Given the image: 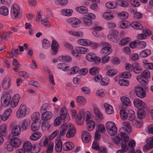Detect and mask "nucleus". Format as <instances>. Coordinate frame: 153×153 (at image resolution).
<instances>
[{
    "mask_svg": "<svg viewBox=\"0 0 153 153\" xmlns=\"http://www.w3.org/2000/svg\"><path fill=\"white\" fill-rule=\"evenodd\" d=\"M68 126L69 127L66 136L67 138H70L74 136L76 133V130L75 127L71 123H69Z\"/></svg>",
    "mask_w": 153,
    "mask_h": 153,
    "instance_id": "nucleus-13",
    "label": "nucleus"
},
{
    "mask_svg": "<svg viewBox=\"0 0 153 153\" xmlns=\"http://www.w3.org/2000/svg\"><path fill=\"white\" fill-rule=\"evenodd\" d=\"M99 69L97 67L91 68L89 70V73L92 75H94L98 73L99 71Z\"/></svg>",
    "mask_w": 153,
    "mask_h": 153,
    "instance_id": "nucleus-59",
    "label": "nucleus"
},
{
    "mask_svg": "<svg viewBox=\"0 0 153 153\" xmlns=\"http://www.w3.org/2000/svg\"><path fill=\"white\" fill-rule=\"evenodd\" d=\"M100 82L101 84L103 86H107L108 85L109 83L110 79L107 77H104L100 81Z\"/></svg>",
    "mask_w": 153,
    "mask_h": 153,
    "instance_id": "nucleus-60",
    "label": "nucleus"
},
{
    "mask_svg": "<svg viewBox=\"0 0 153 153\" xmlns=\"http://www.w3.org/2000/svg\"><path fill=\"white\" fill-rule=\"evenodd\" d=\"M20 99V95L18 94H15L11 97L10 105L12 108H15L18 105Z\"/></svg>",
    "mask_w": 153,
    "mask_h": 153,
    "instance_id": "nucleus-15",
    "label": "nucleus"
},
{
    "mask_svg": "<svg viewBox=\"0 0 153 153\" xmlns=\"http://www.w3.org/2000/svg\"><path fill=\"white\" fill-rule=\"evenodd\" d=\"M18 126L22 131H25L27 129L29 125L27 120L24 119L19 122Z\"/></svg>",
    "mask_w": 153,
    "mask_h": 153,
    "instance_id": "nucleus-20",
    "label": "nucleus"
},
{
    "mask_svg": "<svg viewBox=\"0 0 153 153\" xmlns=\"http://www.w3.org/2000/svg\"><path fill=\"white\" fill-rule=\"evenodd\" d=\"M7 131V125L5 124H2L0 126V133L2 135L5 134Z\"/></svg>",
    "mask_w": 153,
    "mask_h": 153,
    "instance_id": "nucleus-56",
    "label": "nucleus"
},
{
    "mask_svg": "<svg viewBox=\"0 0 153 153\" xmlns=\"http://www.w3.org/2000/svg\"><path fill=\"white\" fill-rule=\"evenodd\" d=\"M85 58L88 61L97 63L100 62L101 61L100 58L97 56L93 53H89L87 54L85 56Z\"/></svg>",
    "mask_w": 153,
    "mask_h": 153,
    "instance_id": "nucleus-10",
    "label": "nucleus"
},
{
    "mask_svg": "<svg viewBox=\"0 0 153 153\" xmlns=\"http://www.w3.org/2000/svg\"><path fill=\"white\" fill-rule=\"evenodd\" d=\"M59 117L61 120L68 122L70 120V116L68 114H60Z\"/></svg>",
    "mask_w": 153,
    "mask_h": 153,
    "instance_id": "nucleus-47",
    "label": "nucleus"
},
{
    "mask_svg": "<svg viewBox=\"0 0 153 153\" xmlns=\"http://www.w3.org/2000/svg\"><path fill=\"white\" fill-rule=\"evenodd\" d=\"M57 67L59 69L62 70L64 71H67L69 68V67L64 63L59 64L57 65Z\"/></svg>",
    "mask_w": 153,
    "mask_h": 153,
    "instance_id": "nucleus-44",
    "label": "nucleus"
},
{
    "mask_svg": "<svg viewBox=\"0 0 153 153\" xmlns=\"http://www.w3.org/2000/svg\"><path fill=\"white\" fill-rule=\"evenodd\" d=\"M42 45L43 47L44 48L46 49L50 47L51 43L47 39H44L42 40Z\"/></svg>",
    "mask_w": 153,
    "mask_h": 153,
    "instance_id": "nucleus-58",
    "label": "nucleus"
},
{
    "mask_svg": "<svg viewBox=\"0 0 153 153\" xmlns=\"http://www.w3.org/2000/svg\"><path fill=\"white\" fill-rule=\"evenodd\" d=\"M67 23L70 25L73 28H76L81 23L80 20L78 18L74 17L66 20Z\"/></svg>",
    "mask_w": 153,
    "mask_h": 153,
    "instance_id": "nucleus-9",
    "label": "nucleus"
},
{
    "mask_svg": "<svg viewBox=\"0 0 153 153\" xmlns=\"http://www.w3.org/2000/svg\"><path fill=\"white\" fill-rule=\"evenodd\" d=\"M11 145L15 148L19 147L21 143V140L18 137H14L10 140Z\"/></svg>",
    "mask_w": 153,
    "mask_h": 153,
    "instance_id": "nucleus-24",
    "label": "nucleus"
},
{
    "mask_svg": "<svg viewBox=\"0 0 153 153\" xmlns=\"http://www.w3.org/2000/svg\"><path fill=\"white\" fill-rule=\"evenodd\" d=\"M133 103L135 107L137 108H144L146 107V105L145 102L138 98L134 100Z\"/></svg>",
    "mask_w": 153,
    "mask_h": 153,
    "instance_id": "nucleus-17",
    "label": "nucleus"
},
{
    "mask_svg": "<svg viewBox=\"0 0 153 153\" xmlns=\"http://www.w3.org/2000/svg\"><path fill=\"white\" fill-rule=\"evenodd\" d=\"M52 116V114L51 112L46 111L42 114L41 119L42 120L46 121L50 120Z\"/></svg>",
    "mask_w": 153,
    "mask_h": 153,
    "instance_id": "nucleus-26",
    "label": "nucleus"
},
{
    "mask_svg": "<svg viewBox=\"0 0 153 153\" xmlns=\"http://www.w3.org/2000/svg\"><path fill=\"white\" fill-rule=\"evenodd\" d=\"M23 146L24 149L27 152L31 151L32 147L30 142L28 141L25 142Z\"/></svg>",
    "mask_w": 153,
    "mask_h": 153,
    "instance_id": "nucleus-43",
    "label": "nucleus"
},
{
    "mask_svg": "<svg viewBox=\"0 0 153 153\" xmlns=\"http://www.w3.org/2000/svg\"><path fill=\"white\" fill-rule=\"evenodd\" d=\"M120 99L123 105L126 106H129L131 105L130 99L125 96L120 97Z\"/></svg>",
    "mask_w": 153,
    "mask_h": 153,
    "instance_id": "nucleus-39",
    "label": "nucleus"
},
{
    "mask_svg": "<svg viewBox=\"0 0 153 153\" xmlns=\"http://www.w3.org/2000/svg\"><path fill=\"white\" fill-rule=\"evenodd\" d=\"M61 12L62 15L68 16H71L73 13V11L72 9H62Z\"/></svg>",
    "mask_w": 153,
    "mask_h": 153,
    "instance_id": "nucleus-40",
    "label": "nucleus"
},
{
    "mask_svg": "<svg viewBox=\"0 0 153 153\" xmlns=\"http://www.w3.org/2000/svg\"><path fill=\"white\" fill-rule=\"evenodd\" d=\"M82 138L83 142L84 143L89 142L91 139L90 133L88 131H83L82 134Z\"/></svg>",
    "mask_w": 153,
    "mask_h": 153,
    "instance_id": "nucleus-22",
    "label": "nucleus"
},
{
    "mask_svg": "<svg viewBox=\"0 0 153 153\" xmlns=\"http://www.w3.org/2000/svg\"><path fill=\"white\" fill-rule=\"evenodd\" d=\"M51 126L50 124L47 122L42 123V127L43 130H47L49 129Z\"/></svg>",
    "mask_w": 153,
    "mask_h": 153,
    "instance_id": "nucleus-64",
    "label": "nucleus"
},
{
    "mask_svg": "<svg viewBox=\"0 0 153 153\" xmlns=\"http://www.w3.org/2000/svg\"><path fill=\"white\" fill-rule=\"evenodd\" d=\"M13 147H14L11 145V142H7L4 145V148L7 151L9 152H11L13 150Z\"/></svg>",
    "mask_w": 153,
    "mask_h": 153,
    "instance_id": "nucleus-61",
    "label": "nucleus"
},
{
    "mask_svg": "<svg viewBox=\"0 0 153 153\" xmlns=\"http://www.w3.org/2000/svg\"><path fill=\"white\" fill-rule=\"evenodd\" d=\"M120 27L123 29H125L128 27V23L126 21H121L119 22Z\"/></svg>",
    "mask_w": 153,
    "mask_h": 153,
    "instance_id": "nucleus-63",
    "label": "nucleus"
},
{
    "mask_svg": "<svg viewBox=\"0 0 153 153\" xmlns=\"http://www.w3.org/2000/svg\"><path fill=\"white\" fill-rule=\"evenodd\" d=\"M105 94V90L103 89H98L97 90L96 92V95L100 97H103Z\"/></svg>",
    "mask_w": 153,
    "mask_h": 153,
    "instance_id": "nucleus-53",
    "label": "nucleus"
},
{
    "mask_svg": "<svg viewBox=\"0 0 153 153\" xmlns=\"http://www.w3.org/2000/svg\"><path fill=\"white\" fill-rule=\"evenodd\" d=\"M117 4L115 1H109L105 4L106 7L109 9L116 8L117 6Z\"/></svg>",
    "mask_w": 153,
    "mask_h": 153,
    "instance_id": "nucleus-42",
    "label": "nucleus"
},
{
    "mask_svg": "<svg viewBox=\"0 0 153 153\" xmlns=\"http://www.w3.org/2000/svg\"><path fill=\"white\" fill-rule=\"evenodd\" d=\"M118 84L120 85L127 86L129 84V82L128 80L122 79L118 81Z\"/></svg>",
    "mask_w": 153,
    "mask_h": 153,
    "instance_id": "nucleus-54",
    "label": "nucleus"
},
{
    "mask_svg": "<svg viewBox=\"0 0 153 153\" xmlns=\"http://www.w3.org/2000/svg\"><path fill=\"white\" fill-rule=\"evenodd\" d=\"M121 118L123 120H126L128 117V114L123 109H121L120 112Z\"/></svg>",
    "mask_w": 153,
    "mask_h": 153,
    "instance_id": "nucleus-52",
    "label": "nucleus"
},
{
    "mask_svg": "<svg viewBox=\"0 0 153 153\" xmlns=\"http://www.w3.org/2000/svg\"><path fill=\"white\" fill-rule=\"evenodd\" d=\"M77 43L80 45L84 46H89L91 41L88 39H80L77 40Z\"/></svg>",
    "mask_w": 153,
    "mask_h": 153,
    "instance_id": "nucleus-19",
    "label": "nucleus"
},
{
    "mask_svg": "<svg viewBox=\"0 0 153 153\" xmlns=\"http://www.w3.org/2000/svg\"><path fill=\"white\" fill-rule=\"evenodd\" d=\"M102 17L105 19L109 20L113 19L114 16L112 12H105L103 13Z\"/></svg>",
    "mask_w": 153,
    "mask_h": 153,
    "instance_id": "nucleus-35",
    "label": "nucleus"
},
{
    "mask_svg": "<svg viewBox=\"0 0 153 153\" xmlns=\"http://www.w3.org/2000/svg\"><path fill=\"white\" fill-rule=\"evenodd\" d=\"M137 65V63L133 64L127 63L125 66L126 69L128 71H132L135 65Z\"/></svg>",
    "mask_w": 153,
    "mask_h": 153,
    "instance_id": "nucleus-57",
    "label": "nucleus"
},
{
    "mask_svg": "<svg viewBox=\"0 0 153 153\" xmlns=\"http://www.w3.org/2000/svg\"><path fill=\"white\" fill-rule=\"evenodd\" d=\"M118 16L121 19H126L128 17V14L126 12H121L117 14Z\"/></svg>",
    "mask_w": 153,
    "mask_h": 153,
    "instance_id": "nucleus-62",
    "label": "nucleus"
},
{
    "mask_svg": "<svg viewBox=\"0 0 153 153\" xmlns=\"http://www.w3.org/2000/svg\"><path fill=\"white\" fill-rule=\"evenodd\" d=\"M94 112L95 115V120L97 122L100 123L104 119V116L99 109L97 107H94Z\"/></svg>",
    "mask_w": 153,
    "mask_h": 153,
    "instance_id": "nucleus-11",
    "label": "nucleus"
},
{
    "mask_svg": "<svg viewBox=\"0 0 153 153\" xmlns=\"http://www.w3.org/2000/svg\"><path fill=\"white\" fill-rule=\"evenodd\" d=\"M31 118L33 122L36 123L40 118V114L39 112H36L33 113L31 115Z\"/></svg>",
    "mask_w": 153,
    "mask_h": 153,
    "instance_id": "nucleus-46",
    "label": "nucleus"
},
{
    "mask_svg": "<svg viewBox=\"0 0 153 153\" xmlns=\"http://www.w3.org/2000/svg\"><path fill=\"white\" fill-rule=\"evenodd\" d=\"M82 19L84 25L86 26H89L92 25V21L91 19L88 18L85 16L82 18Z\"/></svg>",
    "mask_w": 153,
    "mask_h": 153,
    "instance_id": "nucleus-41",
    "label": "nucleus"
},
{
    "mask_svg": "<svg viewBox=\"0 0 153 153\" xmlns=\"http://www.w3.org/2000/svg\"><path fill=\"white\" fill-rule=\"evenodd\" d=\"M62 142L60 139H57L56 140V144L55 146V148L57 152L61 151L62 149Z\"/></svg>",
    "mask_w": 153,
    "mask_h": 153,
    "instance_id": "nucleus-33",
    "label": "nucleus"
},
{
    "mask_svg": "<svg viewBox=\"0 0 153 153\" xmlns=\"http://www.w3.org/2000/svg\"><path fill=\"white\" fill-rule=\"evenodd\" d=\"M11 100V96L10 93L7 92L3 94L1 98V102L2 106L6 107L10 105Z\"/></svg>",
    "mask_w": 153,
    "mask_h": 153,
    "instance_id": "nucleus-6",
    "label": "nucleus"
},
{
    "mask_svg": "<svg viewBox=\"0 0 153 153\" xmlns=\"http://www.w3.org/2000/svg\"><path fill=\"white\" fill-rule=\"evenodd\" d=\"M108 38L110 41L115 43H117L119 40L118 35V32L116 31L109 34L108 36Z\"/></svg>",
    "mask_w": 153,
    "mask_h": 153,
    "instance_id": "nucleus-18",
    "label": "nucleus"
},
{
    "mask_svg": "<svg viewBox=\"0 0 153 153\" xmlns=\"http://www.w3.org/2000/svg\"><path fill=\"white\" fill-rule=\"evenodd\" d=\"M134 91L136 95L140 98H143L146 96L145 91L142 87H136L134 88Z\"/></svg>",
    "mask_w": 153,
    "mask_h": 153,
    "instance_id": "nucleus-16",
    "label": "nucleus"
},
{
    "mask_svg": "<svg viewBox=\"0 0 153 153\" xmlns=\"http://www.w3.org/2000/svg\"><path fill=\"white\" fill-rule=\"evenodd\" d=\"M150 72L148 70H144L142 73V76L139 75L137 76V80L140 83L146 85L148 83L147 78L150 77Z\"/></svg>",
    "mask_w": 153,
    "mask_h": 153,
    "instance_id": "nucleus-3",
    "label": "nucleus"
},
{
    "mask_svg": "<svg viewBox=\"0 0 153 153\" xmlns=\"http://www.w3.org/2000/svg\"><path fill=\"white\" fill-rule=\"evenodd\" d=\"M128 119L132 122V125L137 127H141L143 126V123L135 120V115L134 112L132 110H129L128 112Z\"/></svg>",
    "mask_w": 153,
    "mask_h": 153,
    "instance_id": "nucleus-5",
    "label": "nucleus"
},
{
    "mask_svg": "<svg viewBox=\"0 0 153 153\" xmlns=\"http://www.w3.org/2000/svg\"><path fill=\"white\" fill-rule=\"evenodd\" d=\"M123 127L120 128L119 131L122 140L125 143H127L129 140V138L126 134V132L128 133L131 132V126L128 122H123Z\"/></svg>",
    "mask_w": 153,
    "mask_h": 153,
    "instance_id": "nucleus-2",
    "label": "nucleus"
},
{
    "mask_svg": "<svg viewBox=\"0 0 153 153\" xmlns=\"http://www.w3.org/2000/svg\"><path fill=\"white\" fill-rule=\"evenodd\" d=\"M87 128L89 131H92L94 129L95 126V122L92 120L86 121Z\"/></svg>",
    "mask_w": 153,
    "mask_h": 153,
    "instance_id": "nucleus-28",
    "label": "nucleus"
},
{
    "mask_svg": "<svg viewBox=\"0 0 153 153\" xmlns=\"http://www.w3.org/2000/svg\"><path fill=\"white\" fill-rule=\"evenodd\" d=\"M105 113L108 114H113L114 112V109L113 107L110 104L105 103L104 104Z\"/></svg>",
    "mask_w": 153,
    "mask_h": 153,
    "instance_id": "nucleus-25",
    "label": "nucleus"
},
{
    "mask_svg": "<svg viewBox=\"0 0 153 153\" xmlns=\"http://www.w3.org/2000/svg\"><path fill=\"white\" fill-rule=\"evenodd\" d=\"M20 13V9L19 6L16 4H14L11 7V16L13 19L17 18Z\"/></svg>",
    "mask_w": 153,
    "mask_h": 153,
    "instance_id": "nucleus-8",
    "label": "nucleus"
},
{
    "mask_svg": "<svg viewBox=\"0 0 153 153\" xmlns=\"http://www.w3.org/2000/svg\"><path fill=\"white\" fill-rule=\"evenodd\" d=\"M76 50L80 54H86L89 51L87 48L81 46L76 47Z\"/></svg>",
    "mask_w": 153,
    "mask_h": 153,
    "instance_id": "nucleus-37",
    "label": "nucleus"
},
{
    "mask_svg": "<svg viewBox=\"0 0 153 153\" xmlns=\"http://www.w3.org/2000/svg\"><path fill=\"white\" fill-rule=\"evenodd\" d=\"M59 47V45L58 43L55 40H53L51 45L52 53L53 54L55 55L57 53Z\"/></svg>",
    "mask_w": 153,
    "mask_h": 153,
    "instance_id": "nucleus-27",
    "label": "nucleus"
},
{
    "mask_svg": "<svg viewBox=\"0 0 153 153\" xmlns=\"http://www.w3.org/2000/svg\"><path fill=\"white\" fill-rule=\"evenodd\" d=\"M107 130L111 136L115 135L117 132V128L115 124L111 121L108 122L105 125Z\"/></svg>",
    "mask_w": 153,
    "mask_h": 153,
    "instance_id": "nucleus-4",
    "label": "nucleus"
},
{
    "mask_svg": "<svg viewBox=\"0 0 153 153\" xmlns=\"http://www.w3.org/2000/svg\"><path fill=\"white\" fill-rule=\"evenodd\" d=\"M102 45L104 46L100 50V53L103 55H109L112 52L111 45L109 43L104 42L102 43Z\"/></svg>",
    "mask_w": 153,
    "mask_h": 153,
    "instance_id": "nucleus-7",
    "label": "nucleus"
},
{
    "mask_svg": "<svg viewBox=\"0 0 153 153\" xmlns=\"http://www.w3.org/2000/svg\"><path fill=\"white\" fill-rule=\"evenodd\" d=\"M75 9L77 12L81 14L85 13H87L88 11L87 8L84 6L76 7Z\"/></svg>",
    "mask_w": 153,
    "mask_h": 153,
    "instance_id": "nucleus-36",
    "label": "nucleus"
},
{
    "mask_svg": "<svg viewBox=\"0 0 153 153\" xmlns=\"http://www.w3.org/2000/svg\"><path fill=\"white\" fill-rule=\"evenodd\" d=\"M151 53V51L149 49L145 50L139 53L140 56L142 57H146L149 56Z\"/></svg>",
    "mask_w": 153,
    "mask_h": 153,
    "instance_id": "nucleus-49",
    "label": "nucleus"
},
{
    "mask_svg": "<svg viewBox=\"0 0 153 153\" xmlns=\"http://www.w3.org/2000/svg\"><path fill=\"white\" fill-rule=\"evenodd\" d=\"M42 134L39 132H36L31 135L29 137L30 140H36L39 139L42 136Z\"/></svg>",
    "mask_w": 153,
    "mask_h": 153,
    "instance_id": "nucleus-32",
    "label": "nucleus"
},
{
    "mask_svg": "<svg viewBox=\"0 0 153 153\" xmlns=\"http://www.w3.org/2000/svg\"><path fill=\"white\" fill-rule=\"evenodd\" d=\"M21 129L18 125L15 126L12 130V134L14 136L19 135L21 132Z\"/></svg>",
    "mask_w": 153,
    "mask_h": 153,
    "instance_id": "nucleus-30",
    "label": "nucleus"
},
{
    "mask_svg": "<svg viewBox=\"0 0 153 153\" xmlns=\"http://www.w3.org/2000/svg\"><path fill=\"white\" fill-rule=\"evenodd\" d=\"M8 8L5 6L0 7V14L4 16H7L9 14Z\"/></svg>",
    "mask_w": 153,
    "mask_h": 153,
    "instance_id": "nucleus-38",
    "label": "nucleus"
},
{
    "mask_svg": "<svg viewBox=\"0 0 153 153\" xmlns=\"http://www.w3.org/2000/svg\"><path fill=\"white\" fill-rule=\"evenodd\" d=\"M11 84V79L10 76H7L4 77L2 81L1 86L2 88L7 90L10 88Z\"/></svg>",
    "mask_w": 153,
    "mask_h": 153,
    "instance_id": "nucleus-12",
    "label": "nucleus"
},
{
    "mask_svg": "<svg viewBox=\"0 0 153 153\" xmlns=\"http://www.w3.org/2000/svg\"><path fill=\"white\" fill-rule=\"evenodd\" d=\"M12 112V110L10 108H8L6 109L2 115V121H6L11 115Z\"/></svg>",
    "mask_w": 153,
    "mask_h": 153,
    "instance_id": "nucleus-23",
    "label": "nucleus"
},
{
    "mask_svg": "<svg viewBox=\"0 0 153 153\" xmlns=\"http://www.w3.org/2000/svg\"><path fill=\"white\" fill-rule=\"evenodd\" d=\"M73 143L71 142H68L63 145V149L65 151H68L71 150L74 147Z\"/></svg>",
    "mask_w": 153,
    "mask_h": 153,
    "instance_id": "nucleus-29",
    "label": "nucleus"
},
{
    "mask_svg": "<svg viewBox=\"0 0 153 153\" xmlns=\"http://www.w3.org/2000/svg\"><path fill=\"white\" fill-rule=\"evenodd\" d=\"M108 67L106 68L107 71L106 73V75L108 76L113 77L116 75L117 73V70L115 68L108 69Z\"/></svg>",
    "mask_w": 153,
    "mask_h": 153,
    "instance_id": "nucleus-31",
    "label": "nucleus"
},
{
    "mask_svg": "<svg viewBox=\"0 0 153 153\" xmlns=\"http://www.w3.org/2000/svg\"><path fill=\"white\" fill-rule=\"evenodd\" d=\"M68 124L64 123L63 124L60 128L59 134L61 136H64L66 133V131L68 128Z\"/></svg>",
    "mask_w": 153,
    "mask_h": 153,
    "instance_id": "nucleus-34",
    "label": "nucleus"
},
{
    "mask_svg": "<svg viewBox=\"0 0 153 153\" xmlns=\"http://www.w3.org/2000/svg\"><path fill=\"white\" fill-rule=\"evenodd\" d=\"M84 110L83 109H80L75 118L76 122V124L79 125H81L84 119Z\"/></svg>",
    "mask_w": 153,
    "mask_h": 153,
    "instance_id": "nucleus-14",
    "label": "nucleus"
},
{
    "mask_svg": "<svg viewBox=\"0 0 153 153\" xmlns=\"http://www.w3.org/2000/svg\"><path fill=\"white\" fill-rule=\"evenodd\" d=\"M30 112V110L24 104H21L17 110L16 116L18 119H22L29 115Z\"/></svg>",
    "mask_w": 153,
    "mask_h": 153,
    "instance_id": "nucleus-1",
    "label": "nucleus"
},
{
    "mask_svg": "<svg viewBox=\"0 0 153 153\" xmlns=\"http://www.w3.org/2000/svg\"><path fill=\"white\" fill-rule=\"evenodd\" d=\"M131 41V38L129 37H124L120 40L119 44L121 46H124L127 44L129 43Z\"/></svg>",
    "mask_w": 153,
    "mask_h": 153,
    "instance_id": "nucleus-45",
    "label": "nucleus"
},
{
    "mask_svg": "<svg viewBox=\"0 0 153 153\" xmlns=\"http://www.w3.org/2000/svg\"><path fill=\"white\" fill-rule=\"evenodd\" d=\"M131 26L134 29L137 30H141L143 29L142 25L138 22H134L131 24Z\"/></svg>",
    "mask_w": 153,
    "mask_h": 153,
    "instance_id": "nucleus-48",
    "label": "nucleus"
},
{
    "mask_svg": "<svg viewBox=\"0 0 153 153\" xmlns=\"http://www.w3.org/2000/svg\"><path fill=\"white\" fill-rule=\"evenodd\" d=\"M76 102L79 105L83 106L86 104L87 100L83 96H79L76 98Z\"/></svg>",
    "mask_w": 153,
    "mask_h": 153,
    "instance_id": "nucleus-21",
    "label": "nucleus"
},
{
    "mask_svg": "<svg viewBox=\"0 0 153 153\" xmlns=\"http://www.w3.org/2000/svg\"><path fill=\"white\" fill-rule=\"evenodd\" d=\"M79 68L76 66H74L70 69V74L71 75L75 74H77L79 71Z\"/></svg>",
    "mask_w": 153,
    "mask_h": 153,
    "instance_id": "nucleus-55",
    "label": "nucleus"
},
{
    "mask_svg": "<svg viewBox=\"0 0 153 153\" xmlns=\"http://www.w3.org/2000/svg\"><path fill=\"white\" fill-rule=\"evenodd\" d=\"M137 115L140 119H143L145 117L146 113L143 109H139L137 111Z\"/></svg>",
    "mask_w": 153,
    "mask_h": 153,
    "instance_id": "nucleus-51",
    "label": "nucleus"
},
{
    "mask_svg": "<svg viewBox=\"0 0 153 153\" xmlns=\"http://www.w3.org/2000/svg\"><path fill=\"white\" fill-rule=\"evenodd\" d=\"M48 139L46 137H43L41 139L39 145L41 146L47 147L48 144Z\"/></svg>",
    "mask_w": 153,
    "mask_h": 153,
    "instance_id": "nucleus-50",
    "label": "nucleus"
}]
</instances>
